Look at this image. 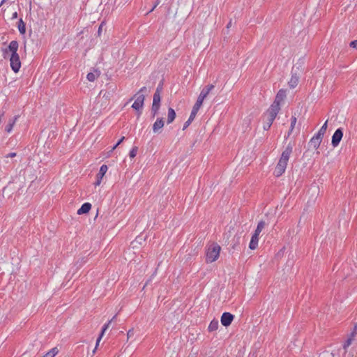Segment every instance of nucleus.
<instances>
[{"mask_svg": "<svg viewBox=\"0 0 357 357\" xmlns=\"http://www.w3.org/2000/svg\"><path fill=\"white\" fill-rule=\"evenodd\" d=\"M291 153L292 146L289 144L282 153L279 162L275 169L274 173L277 177L280 176L285 172Z\"/></svg>", "mask_w": 357, "mask_h": 357, "instance_id": "nucleus-1", "label": "nucleus"}, {"mask_svg": "<svg viewBox=\"0 0 357 357\" xmlns=\"http://www.w3.org/2000/svg\"><path fill=\"white\" fill-rule=\"evenodd\" d=\"M221 248L217 243H213L208 248L206 260L208 263H212L216 261L220 255Z\"/></svg>", "mask_w": 357, "mask_h": 357, "instance_id": "nucleus-2", "label": "nucleus"}, {"mask_svg": "<svg viewBox=\"0 0 357 357\" xmlns=\"http://www.w3.org/2000/svg\"><path fill=\"white\" fill-rule=\"evenodd\" d=\"M146 91V88L144 86L134 96L135 100L132 104V107L139 112V115L141 114V110L143 108L144 102L145 100V96L142 93L145 92Z\"/></svg>", "mask_w": 357, "mask_h": 357, "instance_id": "nucleus-3", "label": "nucleus"}, {"mask_svg": "<svg viewBox=\"0 0 357 357\" xmlns=\"http://www.w3.org/2000/svg\"><path fill=\"white\" fill-rule=\"evenodd\" d=\"M10 64L12 70L15 73H17L21 67V61L19 54L10 55Z\"/></svg>", "mask_w": 357, "mask_h": 357, "instance_id": "nucleus-4", "label": "nucleus"}, {"mask_svg": "<svg viewBox=\"0 0 357 357\" xmlns=\"http://www.w3.org/2000/svg\"><path fill=\"white\" fill-rule=\"evenodd\" d=\"M357 334V324H355L353 331L349 335V337L343 344V349L345 353L347 351V348L352 344L354 340L355 336Z\"/></svg>", "mask_w": 357, "mask_h": 357, "instance_id": "nucleus-5", "label": "nucleus"}, {"mask_svg": "<svg viewBox=\"0 0 357 357\" xmlns=\"http://www.w3.org/2000/svg\"><path fill=\"white\" fill-rule=\"evenodd\" d=\"M18 47H19V44H18L17 41L12 40L8 45V48L4 50V58L6 57V54L8 53V52H11V55L18 54L17 53Z\"/></svg>", "mask_w": 357, "mask_h": 357, "instance_id": "nucleus-6", "label": "nucleus"}, {"mask_svg": "<svg viewBox=\"0 0 357 357\" xmlns=\"http://www.w3.org/2000/svg\"><path fill=\"white\" fill-rule=\"evenodd\" d=\"M107 169H108V167L106 165H102L100 167L99 172L97 174V180L94 183L95 186H98L100 185L102 179L104 177L105 174H106Z\"/></svg>", "mask_w": 357, "mask_h": 357, "instance_id": "nucleus-7", "label": "nucleus"}, {"mask_svg": "<svg viewBox=\"0 0 357 357\" xmlns=\"http://www.w3.org/2000/svg\"><path fill=\"white\" fill-rule=\"evenodd\" d=\"M343 136L341 129H337L332 137V145L333 147L337 146Z\"/></svg>", "mask_w": 357, "mask_h": 357, "instance_id": "nucleus-8", "label": "nucleus"}, {"mask_svg": "<svg viewBox=\"0 0 357 357\" xmlns=\"http://www.w3.org/2000/svg\"><path fill=\"white\" fill-rule=\"evenodd\" d=\"M234 319V316L229 312H224L221 317V323L224 326H229Z\"/></svg>", "mask_w": 357, "mask_h": 357, "instance_id": "nucleus-9", "label": "nucleus"}, {"mask_svg": "<svg viewBox=\"0 0 357 357\" xmlns=\"http://www.w3.org/2000/svg\"><path fill=\"white\" fill-rule=\"evenodd\" d=\"M280 109V107L275 103H273L268 110L267 115L269 118L275 119Z\"/></svg>", "mask_w": 357, "mask_h": 357, "instance_id": "nucleus-10", "label": "nucleus"}, {"mask_svg": "<svg viewBox=\"0 0 357 357\" xmlns=\"http://www.w3.org/2000/svg\"><path fill=\"white\" fill-rule=\"evenodd\" d=\"M285 97H286V91L282 89L280 90L277 93V96L275 97V101L273 102V103L280 106V103L284 100Z\"/></svg>", "mask_w": 357, "mask_h": 357, "instance_id": "nucleus-11", "label": "nucleus"}, {"mask_svg": "<svg viewBox=\"0 0 357 357\" xmlns=\"http://www.w3.org/2000/svg\"><path fill=\"white\" fill-rule=\"evenodd\" d=\"M164 126V121L163 119H158L156 121L153 123V131L155 133L159 132L160 130Z\"/></svg>", "mask_w": 357, "mask_h": 357, "instance_id": "nucleus-12", "label": "nucleus"}, {"mask_svg": "<svg viewBox=\"0 0 357 357\" xmlns=\"http://www.w3.org/2000/svg\"><path fill=\"white\" fill-rule=\"evenodd\" d=\"M100 75V72L98 70H94L93 72L89 73L86 78L89 82H94Z\"/></svg>", "mask_w": 357, "mask_h": 357, "instance_id": "nucleus-13", "label": "nucleus"}, {"mask_svg": "<svg viewBox=\"0 0 357 357\" xmlns=\"http://www.w3.org/2000/svg\"><path fill=\"white\" fill-rule=\"evenodd\" d=\"M321 139L319 138H316V136H314L309 142V146L310 147H312L314 149H317L319 146H320V144L321 142Z\"/></svg>", "mask_w": 357, "mask_h": 357, "instance_id": "nucleus-14", "label": "nucleus"}, {"mask_svg": "<svg viewBox=\"0 0 357 357\" xmlns=\"http://www.w3.org/2000/svg\"><path fill=\"white\" fill-rule=\"evenodd\" d=\"M258 241H259V236L254 234L251 238V240H250V245H249V248L251 249V250H255L257 248V245H258Z\"/></svg>", "mask_w": 357, "mask_h": 357, "instance_id": "nucleus-15", "label": "nucleus"}, {"mask_svg": "<svg viewBox=\"0 0 357 357\" xmlns=\"http://www.w3.org/2000/svg\"><path fill=\"white\" fill-rule=\"evenodd\" d=\"M213 84H208L200 92L199 95L206 98L211 90L214 89Z\"/></svg>", "mask_w": 357, "mask_h": 357, "instance_id": "nucleus-16", "label": "nucleus"}, {"mask_svg": "<svg viewBox=\"0 0 357 357\" xmlns=\"http://www.w3.org/2000/svg\"><path fill=\"white\" fill-rule=\"evenodd\" d=\"M17 118H18V116H15V117H13V119L9 120V121L5 128V130L7 132L10 133L12 131L14 125L15 124L16 121L17 120Z\"/></svg>", "mask_w": 357, "mask_h": 357, "instance_id": "nucleus-17", "label": "nucleus"}, {"mask_svg": "<svg viewBox=\"0 0 357 357\" xmlns=\"http://www.w3.org/2000/svg\"><path fill=\"white\" fill-rule=\"evenodd\" d=\"M91 208V204H89V203H84V204H82L81 208L78 209L77 213L79 215L87 213L90 211Z\"/></svg>", "mask_w": 357, "mask_h": 357, "instance_id": "nucleus-18", "label": "nucleus"}, {"mask_svg": "<svg viewBox=\"0 0 357 357\" xmlns=\"http://www.w3.org/2000/svg\"><path fill=\"white\" fill-rule=\"evenodd\" d=\"M176 117V112L172 108H169L167 114V123H171L174 121Z\"/></svg>", "mask_w": 357, "mask_h": 357, "instance_id": "nucleus-19", "label": "nucleus"}, {"mask_svg": "<svg viewBox=\"0 0 357 357\" xmlns=\"http://www.w3.org/2000/svg\"><path fill=\"white\" fill-rule=\"evenodd\" d=\"M219 323L218 320H213L211 321L209 326H208V331H215L218 328Z\"/></svg>", "mask_w": 357, "mask_h": 357, "instance_id": "nucleus-20", "label": "nucleus"}, {"mask_svg": "<svg viewBox=\"0 0 357 357\" xmlns=\"http://www.w3.org/2000/svg\"><path fill=\"white\" fill-rule=\"evenodd\" d=\"M197 114L193 112H191V114L190 115V117L189 119H188V121L184 123V126H183V130H185V128H187L190 124L192 123V121L194 120V119L195 118Z\"/></svg>", "mask_w": 357, "mask_h": 357, "instance_id": "nucleus-21", "label": "nucleus"}, {"mask_svg": "<svg viewBox=\"0 0 357 357\" xmlns=\"http://www.w3.org/2000/svg\"><path fill=\"white\" fill-rule=\"evenodd\" d=\"M266 226V223L264 221H260L258 225H257V229L255 231L254 234L259 236L260 233L261 232V231L263 230V229Z\"/></svg>", "mask_w": 357, "mask_h": 357, "instance_id": "nucleus-22", "label": "nucleus"}, {"mask_svg": "<svg viewBox=\"0 0 357 357\" xmlns=\"http://www.w3.org/2000/svg\"><path fill=\"white\" fill-rule=\"evenodd\" d=\"M102 96V98L105 100V103L109 100L112 96L111 92L101 90L99 93V96Z\"/></svg>", "mask_w": 357, "mask_h": 357, "instance_id": "nucleus-23", "label": "nucleus"}, {"mask_svg": "<svg viewBox=\"0 0 357 357\" xmlns=\"http://www.w3.org/2000/svg\"><path fill=\"white\" fill-rule=\"evenodd\" d=\"M59 352V350L56 347L52 349L49 351L46 354H45L43 357H54Z\"/></svg>", "mask_w": 357, "mask_h": 357, "instance_id": "nucleus-24", "label": "nucleus"}, {"mask_svg": "<svg viewBox=\"0 0 357 357\" xmlns=\"http://www.w3.org/2000/svg\"><path fill=\"white\" fill-rule=\"evenodd\" d=\"M59 352V350L56 347L52 349L49 351L46 354H45L43 357H54Z\"/></svg>", "mask_w": 357, "mask_h": 357, "instance_id": "nucleus-25", "label": "nucleus"}, {"mask_svg": "<svg viewBox=\"0 0 357 357\" xmlns=\"http://www.w3.org/2000/svg\"><path fill=\"white\" fill-rule=\"evenodd\" d=\"M59 352V350L56 347L52 349L49 351L46 354H45L43 357H54Z\"/></svg>", "mask_w": 357, "mask_h": 357, "instance_id": "nucleus-26", "label": "nucleus"}, {"mask_svg": "<svg viewBox=\"0 0 357 357\" xmlns=\"http://www.w3.org/2000/svg\"><path fill=\"white\" fill-rule=\"evenodd\" d=\"M18 29H19V31L20 32V33H22V34H24L26 32L25 24L22 19H20L19 20Z\"/></svg>", "mask_w": 357, "mask_h": 357, "instance_id": "nucleus-27", "label": "nucleus"}, {"mask_svg": "<svg viewBox=\"0 0 357 357\" xmlns=\"http://www.w3.org/2000/svg\"><path fill=\"white\" fill-rule=\"evenodd\" d=\"M298 83V78L296 76H292L289 82L290 87L294 88Z\"/></svg>", "mask_w": 357, "mask_h": 357, "instance_id": "nucleus-28", "label": "nucleus"}, {"mask_svg": "<svg viewBox=\"0 0 357 357\" xmlns=\"http://www.w3.org/2000/svg\"><path fill=\"white\" fill-rule=\"evenodd\" d=\"M296 118L295 116H292L291 119V126H290V129L288 132V135L289 136L290 134L291 133V132L293 131L295 126H296Z\"/></svg>", "mask_w": 357, "mask_h": 357, "instance_id": "nucleus-29", "label": "nucleus"}, {"mask_svg": "<svg viewBox=\"0 0 357 357\" xmlns=\"http://www.w3.org/2000/svg\"><path fill=\"white\" fill-rule=\"evenodd\" d=\"M160 104H152L151 112L153 116H155L158 114V110L160 109Z\"/></svg>", "mask_w": 357, "mask_h": 357, "instance_id": "nucleus-30", "label": "nucleus"}, {"mask_svg": "<svg viewBox=\"0 0 357 357\" xmlns=\"http://www.w3.org/2000/svg\"><path fill=\"white\" fill-rule=\"evenodd\" d=\"M160 95L158 93H155L153 98V104H160Z\"/></svg>", "mask_w": 357, "mask_h": 357, "instance_id": "nucleus-31", "label": "nucleus"}, {"mask_svg": "<svg viewBox=\"0 0 357 357\" xmlns=\"http://www.w3.org/2000/svg\"><path fill=\"white\" fill-rule=\"evenodd\" d=\"M273 121H274L273 119H271V118H269L268 116H267V122L264 126V130H268L271 128Z\"/></svg>", "mask_w": 357, "mask_h": 357, "instance_id": "nucleus-32", "label": "nucleus"}, {"mask_svg": "<svg viewBox=\"0 0 357 357\" xmlns=\"http://www.w3.org/2000/svg\"><path fill=\"white\" fill-rule=\"evenodd\" d=\"M115 318H116V315H115V316H114V317H113L110 321H109L107 324H106L103 326L102 330L101 333H100V334H101V336H103V335H104L105 332V331H106V330L109 328V326L110 324L112 323V321Z\"/></svg>", "mask_w": 357, "mask_h": 357, "instance_id": "nucleus-33", "label": "nucleus"}, {"mask_svg": "<svg viewBox=\"0 0 357 357\" xmlns=\"http://www.w3.org/2000/svg\"><path fill=\"white\" fill-rule=\"evenodd\" d=\"M202 104L199 103V102L196 101L195 104L194 105L192 112L197 114L199 109L202 107Z\"/></svg>", "mask_w": 357, "mask_h": 357, "instance_id": "nucleus-34", "label": "nucleus"}, {"mask_svg": "<svg viewBox=\"0 0 357 357\" xmlns=\"http://www.w3.org/2000/svg\"><path fill=\"white\" fill-rule=\"evenodd\" d=\"M326 132V131L324 130V129L320 128L318 132L314 136H316V138H319L320 139L322 140Z\"/></svg>", "mask_w": 357, "mask_h": 357, "instance_id": "nucleus-35", "label": "nucleus"}, {"mask_svg": "<svg viewBox=\"0 0 357 357\" xmlns=\"http://www.w3.org/2000/svg\"><path fill=\"white\" fill-rule=\"evenodd\" d=\"M138 148L137 146H134L131 151H130L129 155L130 158H133L136 156Z\"/></svg>", "mask_w": 357, "mask_h": 357, "instance_id": "nucleus-36", "label": "nucleus"}, {"mask_svg": "<svg viewBox=\"0 0 357 357\" xmlns=\"http://www.w3.org/2000/svg\"><path fill=\"white\" fill-rule=\"evenodd\" d=\"M319 357H334V354L332 352L329 351H324L322 352Z\"/></svg>", "mask_w": 357, "mask_h": 357, "instance_id": "nucleus-37", "label": "nucleus"}, {"mask_svg": "<svg viewBox=\"0 0 357 357\" xmlns=\"http://www.w3.org/2000/svg\"><path fill=\"white\" fill-rule=\"evenodd\" d=\"M125 139V137H122L118 142H116V144L112 147L111 151H113L114 150H115L116 149V147L120 145L123 142V140Z\"/></svg>", "mask_w": 357, "mask_h": 357, "instance_id": "nucleus-38", "label": "nucleus"}, {"mask_svg": "<svg viewBox=\"0 0 357 357\" xmlns=\"http://www.w3.org/2000/svg\"><path fill=\"white\" fill-rule=\"evenodd\" d=\"M350 47L357 50V40H353L349 44Z\"/></svg>", "mask_w": 357, "mask_h": 357, "instance_id": "nucleus-39", "label": "nucleus"}, {"mask_svg": "<svg viewBox=\"0 0 357 357\" xmlns=\"http://www.w3.org/2000/svg\"><path fill=\"white\" fill-rule=\"evenodd\" d=\"M134 335V329L133 328H131L130 329L128 333H127V337H128V339H129L130 337H131L132 336H133Z\"/></svg>", "mask_w": 357, "mask_h": 357, "instance_id": "nucleus-40", "label": "nucleus"}, {"mask_svg": "<svg viewBox=\"0 0 357 357\" xmlns=\"http://www.w3.org/2000/svg\"><path fill=\"white\" fill-rule=\"evenodd\" d=\"M204 99L205 98L204 97H202L201 95H199L197 101L201 104H203Z\"/></svg>", "mask_w": 357, "mask_h": 357, "instance_id": "nucleus-41", "label": "nucleus"}, {"mask_svg": "<svg viewBox=\"0 0 357 357\" xmlns=\"http://www.w3.org/2000/svg\"><path fill=\"white\" fill-rule=\"evenodd\" d=\"M102 336H101V334L100 335V336L98 337V338L96 340V349L98 348V345H99V343L102 339Z\"/></svg>", "mask_w": 357, "mask_h": 357, "instance_id": "nucleus-42", "label": "nucleus"}, {"mask_svg": "<svg viewBox=\"0 0 357 357\" xmlns=\"http://www.w3.org/2000/svg\"><path fill=\"white\" fill-rule=\"evenodd\" d=\"M16 153H8V155H6V158H14L16 156Z\"/></svg>", "mask_w": 357, "mask_h": 357, "instance_id": "nucleus-43", "label": "nucleus"}, {"mask_svg": "<svg viewBox=\"0 0 357 357\" xmlns=\"http://www.w3.org/2000/svg\"><path fill=\"white\" fill-rule=\"evenodd\" d=\"M160 0H156V2L155 3H154V6L152 8V9L149 11V13L152 12L155 8L156 6L160 3Z\"/></svg>", "mask_w": 357, "mask_h": 357, "instance_id": "nucleus-44", "label": "nucleus"}, {"mask_svg": "<svg viewBox=\"0 0 357 357\" xmlns=\"http://www.w3.org/2000/svg\"><path fill=\"white\" fill-rule=\"evenodd\" d=\"M162 86L159 85V86L157 87L156 91H155V93H158V94H160V93H161V91H162Z\"/></svg>", "mask_w": 357, "mask_h": 357, "instance_id": "nucleus-45", "label": "nucleus"}, {"mask_svg": "<svg viewBox=\"0 0 357 357\" xmlns=\"http://www.w3.org/2000/svg\"><path fill=\"white\" fill-rule=\"evenodd\" d=\"M327 123H328V121H326L324 124L321 126V129H324V130L326 131L327 130Z\"/></svg>", "mask_w": 357, "mask_h": 357, "instance_id": "nucleus-46", "label": "nucleus"}, {"mask_svg": "<svg viewBox=\"0 0 357 357\" xmlns=\"http://www.w3.org/2000/svg\"><path fill=\"white\" fill-rule=\"evenodd\" d=\"M17 17V13L15 11L12 15V20L16 19Z\"/></svg>", "mask_w": 357, "mask_h": 357, "instance_id": "nucleus-47", "label": "nucleus"}, {"mask_svg": "<svg viewBox=\"0 0 357 357\" xmlns=\"http://www.w3.org/2000/svg\"><path fill=\"white\" fill-rule=\"evenodd\" d=\"M6 1H7V0H3V1H1V3L0 6H1V5H2V3H3V2Z\"/></svg>", "mask_w": 357, "mask_h": 357, "instance_id": "nucleus-48", "label": "nucleus"}, {"mask_svg": "<svg viewBox=\"0 0 357 357\" xmlns=\"http://www.w3.org/2000/svg\"><path fill=\"white\" fill-rule=\"evenodd\" d=\"M96 349H96V348L93 349V354H95V353H96Z\"/></svg>", "mask_w": 357, "mask_h": 357, "instance_id": "nucleus-49", "label": "nucleus"}, {"mask_svg": "<svg viewBox=\"0 0 357 357\" xmlns=\"http://www.w3.org/2000/svg\"><path fill=\"white\" fill-rule=\"evenodd\" d=\"M101 26H102V24H100V26H99V30L101 29Z\"/></svg>", "mask_w": 357, "mask_h": 357, "instance_id": "nucleus-50", "label": "nucleus"}, {"mask_svg": "<svg viewBox=\"0 0 357 357\" xmlns=\"http://www.w3.org/2000/svg\"><path fill=\"white\" fill-rule=\"evenodd\" d=\"M101 26H102V24H100V26H99V30L101 29Z\"/></svg>", "mask_w": 357, "mask_h": 357, "instance_id": "nucleus-51", "label": "nucleus"}, {"mask_svg": "<svg viewBox=\"0 0 357 357\" xmlns=\"http://www.w3.org/2000/svg\"><path fill=\"white\" fill-rule=\"evenodd\" d=\"M230 24H231V22L229 23V24L227 25V26H230Z\"/></svg>", "mask_w": 357, "mask_h": 357, "instance_id": "nucleus-52", "label": "nucleus"}]
</instances>
